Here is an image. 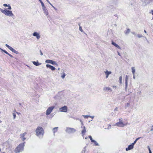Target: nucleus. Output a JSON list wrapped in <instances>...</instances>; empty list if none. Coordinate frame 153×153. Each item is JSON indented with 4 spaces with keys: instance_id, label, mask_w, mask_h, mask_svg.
Masks as SVG:
<instances>
[{
    "instance_id": "f257e3e1",
    "label": "nucleus",
    "mask_w": 153,
    "mask_h": 153,
    "mask_svg": "<svg viewBox=\"0 0 153 153\" xmlns=\"http://www.w3.org/2000/svg\"><path fill=\"white\" fill-rule=\"evenodd\" d=\"M36 134L38 136H43L44 133L43 129L41 127L39 126L36 130Z\"/></svg>"
},
{
    "instance_id": "f03ea898",
    "label": "nucleus",
    "mask_w": 153,
    "mask_h": 153,
    "mask_svg": "<svg viewBox=\"0 0 153 153\" xmlns=\"http://www.w3.org/2000/svg\"><path fill=\"white\" fill-rule=\"evenodd\" d=\"M24 143L19 144L15 149L14 151L16 153H19L22 151L24 149Z\"/></svg>"
},
{
    "instance_id": "7ed1b4c3",
    "label": "nucleus",
    "mask_w": 153,
    "mask_h": 153,
    "mask_svg": "<svg viewBox=\"0 0 153 153\" xmlns=\"http://www.w3.org/2000/svg\"><path fill=\"white\" fill-rule=\"evenodd\" d=\"M0 11L5 15L9 16H13V15L11 11L8 10L6 9H0Z\"/></svg>"
},
{
    "instance_id": "20e7f679",
    "label": "nucleus",
    "mask_w": 153,
    "mask_h": 153,
    "mask_svg": "<svg viewBox=\"0 0 153 153\" xmlns=\"http://www.w3.org/2000/svg\"><path fill=\"white\" fill-rule=\"evenodd\" d=\"M66 131L67 132L70 133L75 132L76 130L73 128L68 127L66 129Z\"/></svg>"
},
{
    "instance_id": "39448f33",
    "label": "nucleus",
    "mask_w": 153,
    "mask_h": 153,
    "mask_svg": "<svg viewBox=\"0 0 153 153\" xmlns=\"http://www.w3.org/2000/svg\"><path fill=\"white\" fill-rule=\"evenodd\" d=\"M54 108V106H51L48 108L46 111V115H48L50 114Z\"/></svg>"
},
{
    "instance_id": "423d86ee",
    "label": "nucleus",
    "mask_w": 153,
    "mask_h": 153,
    "mask_svg": "<svg viewBox=\"0 0 153 153\" xmlns=\"http://www.w3.org/2000/svg\"><path fill=\"white\" fill-rule=\"evenodd\" d=\"M59 110L61 112H66L67 111V107L66 106H64L60 108Z\"/></svg>"
},
{
    "instance_id": "0eeeda50",
    "label": "nucleus",
    "mask_w": 153,
    "mask_h": 153,
    "mask_svg": "<svg viewBox=\"0 0 153 153\" xmlns=\"http://www.w3.org/2000/svg\"><path fill=\"white\" fill-rule=\"evenodd\" d=\"M45 62L46 63H51L53 65L55 64V62L51 60L47 59L45 61Z\"/></svg>"
},
{
    "instance_id": "6e6552de",
    "label": "nucleus",
    "mask_w": 153,
    "mask_h": 153,
    "mask_svg": "<svg viewBox=\"0 0 153 153\" xmlns=\"http://www.w3.org/2000/svg\"><path fill=\"white\" fill-rule=\"evenodd\" d=\"M26 134L27 133L25 132L23 134H20V137L22 139L23 141H24L26 139V138L25 137V136Z\"/></svg>"
},
{
    "instance_id": "1a4fd4ad",
    "label": "nucleus",
    "mask_w": 153,
    "mask_h": 153,
    "mask_svg": "<svg viewBox=\"0 0 153 153\" xmlns=\"http://www.w3.org/2000/svg\"><path fill=\"white\" fill-rule=\"evenodd\" d=\"M46 67L47 68H48L51 69L52 71H54L56 69V68L54 67L49 65L47 64L46 65Z\"/></svg>"
},
{
    "instance_id": "9d476101",
    "label": "nucleus",
    "mask_w": 153,
    "mask_h": 153,
    "mask_svg": "<svg viewBox=\"0 0 153 153\" xmlns=\"http://www.w3.org/2000/svg\"><path fill=\"white\" fill-rule=\"evenodd\" d=\"M134 147L133 145L132 144H131L130 145L128 146V148L126 149V151H128V150H129L131 149H132Z\"/></svg>"
},
{
    "instance_id": "9b49d317",
    "label": "nucleus",
    "mask_w": 153,
    "mask_h": 153,
    "mask_svg": "<svg viewBox=\"0 0 153 153\" xmlns=\"http://www.w3.org/2000/svg\"><path fill=\"white\" fill-rule=\"evenodd\" d=\"M33 35L34 36H36L37 38L38 39H39L40 37V36L39 34L37 32H35L34 33Z\"/></svg>"
},
{
    "instance_id": "f8f14e48",
    "label": "nucleus",
    "mask_w": 153,
    "mask_h": 153,
    "mask_svg": "<svg viewBox=\"0 0 153 153\" xmlns=\"http://www.w3.org/2000/svg\"><path fill=\"white\" fill-rule=\"evenodd\" d=\"M117 125L118 126L120 127H123L125 125L122 122H119L117 123Z\"/></svg>"
},
{
    "instance_id": "ddd939ff",
    "label": "nucleus",
    "mask_w": 153,
    "mask_h": 153,
    "mask_svg": "<svg viewBox=\"0 0 153 153\" xmlns=\"http://www.w3.org/2000/svg\"><path fill=\"white\" fill-rule=\"evenodd\" d=\"M105 73L106 75V78H107L108 76V75L111 73V71H106L105 72Z\"/></svg>"
},
{
    "instance_id": "4468645a",
    "label": "nucleus",
    "mask_w": 153,
    "mask_h": 153,
    "mask_svg": "<svg viewBox=\"0 0 153 153\" xmlns=\"http://www.w3.org/2000/svg\"><path fill=\"white\" fill-rule=\"evenodd\" d=\"M43 11H44V12L45 13V14H46V15H48V11L47 9L46 8V7H44L43 8Z\"/></svg>"
},
{
    "instance_id": "2eb2a0df",
    "label": "nucleus",
    "mask_w": 153,
    "mask_h": 153,
    "mask_svg": "<svg viewBox=\"0 0 153 153\" xmlns=\"http://www.w3.org/2000/svg\"><path fill=\"white\" fill-rule=\"evenodd\" d=\"M111 44L112 45H114L116 47H117L118 48H120V46L117 44H116V43L112 41Z\"/></svg>"
},
{
    "instance_id": "dca6fc26",
    "label": "nucleus",
    "mask_w": 153,
    "mask_h": 153,
    "mask_svg": "<svg viewBox=\"0 0 153 153\" xmlns=\"http://www.w3.org/2000/svg\"><path fill=\"white\" fill-rule=\"evenodd\" d=\"M3 5L5 7H8V8H7L9 10H11V6H10L9 4L7 5V4H3Z\"/></svg>"
},
{
    "instance_id": "f3484780",
    "label": "nucleus",
    "mask_w": 153,
    "mask_h": 153,
    "mask_svg": "<svg viewBox=\"0 0 153 153\" xmlns=\"http://www.w3.org/2000/svg\"><path fill=\"white\" fill-rule=\"evenodd\" d=\"M33 63L34 65L36 66H38L41 64L39 63L38 62L34 61Z\"/></svg>"
},
{
    "instance_id": "a211bd4d",
    "label": "nucleus",
    "mask_w": 153,
    "mask_h": 153,
    "mask_svg": "<svg viewBox=\"0 0 153 153\" xmlns=\"http://www.w3.org/2000/svg\"><path fill=\"white\" fill-rule=\"evenodd\" d=\"M86 129H85V127L84 126L83 127V129L82 131V134L83 135H84L85 134V133H86Z\"/></svg>"
},
{
    "instance_id": "6ab92c4d",
    "label": "nucleus",
    "mask_w": 153,
    "mask_h": 153,
    "mask_svg": "<svg viewBox=\"0 0 153 153\" xmlns=\"http://www.w3.org/2000/svg\"><path fill=\"white\" fill-rule=\"evenodd\" d=\"M132 69V72L133 73V75H134L135 71V69L134 67H132L131 68Z\"/></svg>"
},
{
    "instance_id": "aec40b11",
    "label": "nucleus",
    "mask_w": 153,
    "mask_h": 153,
    "mask_svg": "<svg viewBox=\"0 0 153 153\" xmlns=\"http://www.w3.org/2000/svg\"><path fill=\"white\" fill-rule=\"evenodd\" d=\"M58 127H55L53 129V131L54 133L56 132L57 131V128Z\"/></svg>"
},
{
    "instance_id": "412c9836",
    "label": "nucleus",
    "mask_w": 153,
    "mask_h": 153,
    "mask_svg": "<svg viewBox=\"0 0 153 153\" xmlns=\"http://www.w3.org/2000/svg\"><path fill=\"white\" fill-rule=\"evenodd\" d=\"M5 46L9 49L11 51V49H12V48L11 47H10V46H9L7 44H6L5 45Z\"/></svg>"
},
{
    "instance_id": "4be33fe9",
    "label": "nucleus",
    "mask_w": 153,
    "mask_h": 153,
    "mask_svg": "<svg viewBox=\"0 0 153 153\" xmlns=\"http://www.w3.org/2000/svg\"><path fill=\"white\" fill-rule=\"evenodd\" d=\"M39 1H40L41 4V5H42V8H43L44 7H45L44 4L43 3V2L42 1H41V0H39Z\"/></svg>"
},
{
    "instance_id": "5701e85b",
    "label": "nucleus",
    "mask_w": 153,
    "mask_h": 153,
    "mask_svg": "<svg viewBox=\"0 0 153 153\" xmlns=\"http://www.w3.org/2000/svg\"><path fill=\"white\" fill-rule=\"evenodd\" d=\"M11 51H12L13 52L16 53L17 54L18 52L17 51H16L13 48H12V49H11Z\"/></svg>"
},
{
    "instance_id": "b1692460",
    "label": "nucleus",
    "mask_w": 153,
    "mask_h": 153,
    "mask_svg": "<svg viewBox=\"0 0 153 153\" xmlns=\"http://www.w3.org/2000/svg\"><path fill=\"white\" fill-rule=\"evenodd\" d=\"M92 142L93 143L95 146H98V144L97 143V142L96 141H95L94 140H93V141Z\"/></svg>"
},
{
    "instance_id": "393cba45",
    "label": "nucleus",
    "mask_w": 153,
    "mask_h": 153,
    "mask_svg": "<svg viewBox=\"0 0 153 153\" xmlns=\"http://www.w3.org/2000/svg\"><path fill=\"white\" fill-rule=\"evenodd\" d=\"M140 138H141V137H138L137 138L136 140H135L134 141V142L132 143V145H134L135 143L139 139H140Z\"/></svg>"
},
{
    "instance_id": "a878e982",
    "label": "nucleus",
    "mask_w": 153,
    "mask_h": 153,
    "mask_svg": "<svg viewBox=\"0 0 153 153\" xmlns=\"http://www.w3.org/2000/svg\"><path fill=\"white\" fill-rule=\"evenodd\" d=\"M130 32V30L129 29H127L126 32V34Z\"/></svg>"
},
{
    "instance_id": "bb28decb",
    "label": "nucleus",
    "mask_w": 153,
    "mask_h": 153,
    "mask_svg": "<svg viewBox=\"0 0 153 153\" xmlns=\"http://www.w3.org/2000/svg\"><path fill=\"white\" fill-rule=\"evenodd\" d=\"M65 73H63V74L61 76V77L63 79L65 78Z\"/></svg>"
},
{
    "instance_id": "cd10ccee",
    "label": "nucleus",
    "mask_w": 153,
    "mask_h": 153,
    "mask_svg": "<svg viewBox=\"0 0 153 153\" xmlns=\"http://www.w3.org/2000/svg\"><path fill=\"white\" fill-rule=\"evenodd\" d=\"M89 138L90 139V140H91V142H92L93 141V140H94L93 139L92 137L91 136H89Z\"/></svg>"
},
{
    "instance_id": "c85d7f7f",
    "label": "nucleus",
    "mask_w": 153,
    "mask_h": 153,
    "mask_svg": "<svg viewBox=\"0 0 153 153\" xmlns=\"http://www.w3.org/2000/svg\"><path fill=\"white\" fill-rule=\"evenodd\" d=\"M119 80L120 81V83H121L122 80V77L121 76H120L119 77Z\"/></svg>"
},
{
    "instance_id": "c756f323",
    "label": "nucleus",
    "mask_w": 153,
    "mask_h": 153,
    "mask_svg": "<svg viewBox=\"0 0 153 153\" xmlns=\"http://www.w3.org/2000/svg\"><path fill=\"white\" fill-rule=\"evenodd\" d=\"M83 117L85 118H87L89 117L90 116L88 115H84L83 116Z\"/></svg>"
},
{
    "instance_id": "7c9ffc66",
    "label": "nucleus",
    "mask_w": 153,
    "mask_h": 153,
    "mask_svg": "<svg viewBox=\"0 0 153 153\" xmlns=\"http://www.w3.org/2000/svg\"><path fill=\"white\" fill-rule=\"evenodd\" d=\"M79 30L80 31H81L82 32L83 31V30L81 26H79Z\"/></svg>"
},
{
    "instance_id": "2f4dec72",
    "label": "nucleus",
    "mask_w": 153,
    "mask_h": 153,
    "mask_svg": "<svg viewBox=\"0 0 153 153\" xmlns=\"http://www.w3.org/2000/svg\"><path fill=\"white\" fill-rule=\"evenodd\" d=\"M2 51L4 52L5 53L7 54L8 55V53L7 51H6L5 50H2Z\"/></svg>"
},
{
    "instance_id": "473e14b6",
    "label": "nucleus",
    "mask_w": 153,
    "mask_h": 153,
    "mask_svg": "<svg viewBox=\"0 0 153 153\" xmlns=\"http://www.w3.org/2000/svg\"><path fill=\"white\" fill-rule=\"evenodd\" d=\"M13 118L14 119H15L16 117V114L15 113H13Z\"/></svg>"
},
{
    "instance_id": "72a5a7b5",
    "label": "nucleus",
    "mask_w": 153,
    "mask_h": 153,
    "mask_svg": "<svg viewBox=\"0 0 153 153\" xmlns=\"http://www.w3.org/2000/svg\"><path fill=\"white\" fill-rule=\"evenodd\" d=\"M128 76L126 75V76L125 81H128Z\"/></svg>"
},
{
    "instance_id": "f704fd0d",
    "label": "nucleus",
    "mask_w": 153,
    "mask_h": 153,
    "mask_svg": "<svg viewBox=\"0 0 153 153\" xmlns=\"http://www.w3.org/2000/svg\"><path fill=\"white\" fill-rule=\"evenodd\" d=\"M8 55L9 56H10L11 57H13V56L12 55H11L10 54H9V53H8Z\"/></svg>"
},
{
    "instance_id": "c9c22d12",
    "label": "nucleus",
    "mask_w": 153,
    "mask_h": 153,
    "mask_svg": "<svg viewBox=\"0 0 153 153\" xmlns=\"http://www.w3.org/2000/svg\"><path fill=\"white\" fill-rule=\"evenodd\" d=\"M149 153H152L151 152V150L149 147Z\"/></svg>"
},
{
    "instance_id": "e433bc0d",
    "label": "nucleus",
    "mask_w": 153,
    "mask_h": 153,
    "mask_svg": "<svg viewBox=\"0 0 153 153\" xmlns=\"http://www.w3.org/2000/svg\"><path fill=\"white\" fill-rule=\"evenodd\" d=\"M14 112H16L17 114H19L20 113H19L17 112H16V110H15L14 111Z\"/></svg>"
},
{
    "instance_id": "4c0bfd02",
    "label": "nucleus",
    "mask_w": 153,
    "mask_h": 153,
    "mask_svg": "<svg viewBox=\"0 0 153 153\" xmlns=\"http://www.w3.org/2000/svg\"><path fill=\"white\" fill-rule=\"evenodd\" d=\"M40 54H41V55H43V53L41 51H40Z\"/></svg>"
},
{
    "instance_id": "58836bf2",
    "label": "nucleus",
    "mask_w": 153,
    "mask_h": 153,
    "mask_svg": "<svg viewBox=\"0 0 153 153\" xmlns=\"http://www.w3.org/2000/svg\"><path fill=\"white\" fill-rule=\"evenodd\" d=\"M125 83H126V85H127V82H128V81H125Z\"/></svg>"
},
{
    "instance_id": "ea45409f",
    "label": "nucleus",
    "mask_w": 153,
    "mask_h": 153,
    "mask_svg": "<svg viewBox=\"0 0 153 153\" xmlns=\"http://www.w3.org/2000/svg\"><path fill=\"white\" fill-rule=\"evenodd\" d=\"M144 32L145 33H146V31L145 30H144Z\"/></svg>"
},
{
    "instance_id": "a19ab883",
    "label": "nucleus",
    "mask_w": 153,
    "mask_h": 153,
    "mask_svg": "<svg viewBox=\"0 0 153 153\" xmlns=\"http://www.w3.org/2000/svg\"><path fill=\"white\" fill-rule=\"evenodd\" d=\"M106 89H108V90L109 89V88H107H107H106Z\"/></svg>"
},
{
    "instance_id": "79ce46f5",
    "label": "nucleus",
    "mask_w": 153,
    "mask_h": 153,
    "mask_svg": "<svg viewBox=\"0 0 153 153\" xmlns=\"http://www.w3.org/2000/svg\"><path fill=\"white\" fill-rule=\"evenodd\" d=\"M1 120H0V123H1Z\"/></svg>"
},
{
    "instance_id": "37998d69",
    "label": "nucleus",
    "mask_w": 153,
    "mask_h": 153,
    "mask_svg": "<svg viewBox=\"0 0 153 153\" xmlns=\"http://www.w3.org/2000/svg\"><path fill=\"white\" fill-rule=\"evenodd\" d=\"M48 2H49V1L48 0H46Z\"/></svg>"
},
{
    "instance_id": "c03bdc74",
    "label": "nucleus",
    "mask_w": 153,
    "mask_h": 153,
    "mask_svg": "<svg viewBox=\"0 0 153 153\" xmlns=\"http://www.w3.org/2000/svg\"><path fill=\"white\" fill-rule=\"evenodd\" d=\"M1 151V149H0V152Z\"/></svg>"
}]
</instances>
